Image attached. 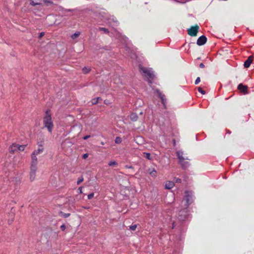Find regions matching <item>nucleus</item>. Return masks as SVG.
Masks as SVG:
<instances>
[{
  "instance_id": "obj_27",
  "label": "nucleus",
  "mask_w": 254,
  "mask_h": 254,
  "mask_svg": "<svg viewBox=\"0 0 254 254\" xmlns=\"http://www.w3.org/2000/svg\"><path fill=\"white\" fill-rule=\"evenodd\" d=\"M83 181V177H81L78 179V180L77 181V184L79 185Z\"/></svg>"
},
{
  "instance_id": "obj_14",
  "label": "nucleus",
  "mask_w": 254,
  "mask_h": 254,
  "mask_svg": "<svg viewBox=\"0 0 254 254\" xmlns=\"http://www.w3.org/2000/svg\"><path fill=\"white\" fill-rule=\"evenodd\" d=\"M238 89L244 94L247 93L248 87L246 85L240 84L238 86Z\"/></svg>"
},
{
  "instance_id": "obj_29",
  "label": "nucleus",
  "mask_w": 254,
  "mask_h": 254,
  "mask_svg": "<svg viewBox=\"0 0 254 254\" xmlns=\"http://www.w3.org/2000/svg\"><path fill=\"white\" fill-rule=\"evenodd\" d=\"M144 157L146 158H147L149 160H150L151 158H150V154L149 153H144Z\"/></svg>"
},
{
  "instance_id": "obj_30",
  "label": "nucleus",
  "mask_w": 254,
  "mask_h": 254,
  "mask_svg": "<svg viewBox=\"0 0 254 254\" xmlns=\"http://www.w3.org/2000/svg\"><path fill=\"white\" fill-rule=\"evenodd\" d=\"M136 227H137L136 225H133L130 227V229L132 231H134L136 229Z\"/></svg>"
},
{
  "instance_id": "obj_28",
  "label": "nucleus",
  "mask_w": 254,
  "mask_h": 254,
  "mask_svg": "<svg viewBox=\"0 0 254 254\" xmlns=\"http://www.w3.org/2000/svg\"><path fill=\"white\" fill-rule=\"evenodd\" d=\"M198 92H199L200 93H201L202 94L204 95L205 94V91L204 90H203L201 87H198V89H197Z\"/></svg>"
},
{
  "instance_id": "obj_3",
  "label": "nucleus",
  "mask_w": 254,
  "mask_h": 254,
  "mask_svg": "<svg viewBox=\"0 0 254 254\" xmlns=\"http://www.w3.org/2000/svg\"><path fill=\"white\" fill-rule=\"evenodd\" d=\"M120 38V40H121V42L123 43L125 45V50L126 51V54H127V55L129 57H130L131 58H136V55L133 53L132 51L130 49V48L127 46V39L126 37L122 36L120 34L119 36Z\"/></svg>"
},
{
  "instance_id": "obj_13",
  "label": "nucleus",
  "mask_w": 254,
  "mask_h": 254,
  "mask_svg": "<svg viewBox=\"0 0 254 254\" xmlns=\"http://www.w3.org/2000/svg\"><path fill=\"white\" fill-rule=\"evenodd\" d=\"M253 60V56H250L248 57L247 60L244 62V66L245 68L250 67Z\"/></svg>"
},
{
  "instance_id": "obj_22",
  "label": "nucleus",
  "mask_w": 254,
  "mask_h": 254,
  "mask_svg": "<svg viewBox=\"0 0 254 254\" xmlns=\"http://www.w3.org/2000/svg\"><path fill=\"white\" fill-rule=\"evenodd\" d=\"M100 98L99 97H97V98L93 99L91 100L92 104H96L98 102V101H99V100H100Z\"/></svg>"
},
{
  "instance_id": "obj_17",
  "label": "nucleus",
  "mask_w": 254,
  "mask_h": 254,
  "mask_svg": "<svg viewBox=\"0 0 254 254\" xmlns=\"http://www.w3.org/2000/svg\"><path fill=\"white\" fill-rule=\"evenodd\" d=\"M43 151V148L41 146L37 150H35L33 152L34 154L38 155Z\"/></svg>"
},
{
  "instance_id": "obj_33",
  "label": "nucleus",
  "mask_w": 254,
  "mask_h": 254,
  "mask_svg": "<svg viewBox=\"0 0 254 254\" xmlns=\"http://www.w3.org/2000/svg\"><path fill=\"white\" fill-rule=\"evenodd\" d=\"M88 157V153H85L82 156V158L83 159H86Z\"/></svg>"
},
{
  "instance_id": "obj_43",
  "label": "nucleus",
  "mask_w": 254,
  "mask_h": 254,
  "mask_svg": "<svg viewBox=\"0 0 254 254\" xmlns=\"http://www.w3.org/2000/svg\"><path fill=\"white\" fill-rule=\"evenodd\" d=\"M108 165L111 166V162H109Z\"/></svg>"
},
{
  "instance_id": "obj_8",
  "label": "nucleus",
  "mask_w": 254,
  "mask_h": 254,
  "mask_svg": "<svg viewBox=\"0 0 254 254\" xmlns=\"http://www.w3.org/2000/svg\"><path fill=\"white\" fill-rule=\"evenodd\" d=\"M37 170V167L30 166V179L31 181H33L35 180Z\"/></svg>"
},
{
  "instance_id": "obj_35",
  "label": "nucleus",
  "mask_w": 254,
  "mask_h": 254,
  "mask_svg": "<svg viewBox=\"0 0 254 254\" xmlns=\"http://www.w3.org/2000/svg\"><path fill=\"white\" fill-rule=\"evenodd\" d=\"M66 228V227L65 226L64 224H63L61 226V229H62V231H64Z\"/></svg>"
},
{
  "instance_id": "obj_10",
  "label": "nucleus",
  "mask_w": 254,
  "mask_h": 254,
  "mask_svg": "<svg viewBox=\"0 0 254 254\" xmlns=\"http://www.w3.org/2000/svg\"><path fill=\"white\" fill-rule=\"evenodd\" d=\"M206 37L205 36L202 35L198 38L196 43L198 45L201 46L204 45L206 42Z\"/></svg>"
},
{
  "instance_id": "obj_25",
  "label": "nucleus",
  "mask_w": 254,
  "mask_h": 254,
  "mask_svg": "<svg viewBox=\"0 0 254 254\" xmlns=\"http://www.w3.org/2000/svg\"><path fill=\"white\" fill-rule=\"evenodd\" d=\"M43 1L47 5H49L53 4V2L51 0H44Z\"/></svg>"
},
{
  "instance_id": "obj_11",
  "label": "nucleus",
  "mask_w": 254,
  "mask_h": 254,
  "mask_svg": "<svg viewBox=\"0 0 254 254\" xmlns=\"http://www.w3.org/2000/svg\"><path fill=\"white\" fill-rule=\"evenodd\" d=\"M9 152L10 153H14L15 152H18V144L13 143L11 145L8 149Z\"/></svg>"
},
{
  "instance_id": "obj_26",
  "label": "nucleus",
  "mask_w": 254,
  "mask_h": 254,
  "mask_svg": "<svg viewBox=\"0 0 254 254\" xmlns=\"http://www.w3.org/2000/svg\"><path fill=\"white\" fill-rule=\"evenodd\" d=\"M30 5L32 6H36L38 5H40L41 3L39 2H35L33 0H31V2L30 3Z\"/></svg>"
},
{
  "instance_id": "obj_45",
  "label": "nucleus",
  "mask_w": 254,
  "mask_h": 254,
  "mask_svg": "<svg viewBox=\"0 0 254 254\" xmlns=\"http://www.w3.org/2000/svg\"><path fill=\"white\" fill-rule=\"evenodd\" d=\"M128 168H132V167L131 166H129Z\"/></svg>"
},
{
  "instance_id": "obj_32",
  "label": "nucleus",
  "mask_w": 254,
  "mask_h": 254,
  "mask_svg": "<svg viewBox=\"0 0 254 254\" xmlns=\"http://www.w3.org/2000/svg\"><path fill=\"white\" fill-rule=\"evenodd\" d=\"M200 81V77H198L196 79V80L195 81V84H197L199 83Z\"/></svg>"
},
{
  "instance_id": "obj_4",
  "label": "nucleus",
  "mask_w": 254,
  "mask_h": 254,
  "mask_svg": "<svg viewBox=\"0 0 254 254\" xmlns=\"http://www.w3.org/2000/svg\"><path fill=\"white\" fill-rule=\"evenodd\" d=\"M178 158L179 160V163L183 169H186L190 166V163L187 160H189L187 157H184L183 155V152L179 151L177 152Z\"/></svg>"
},
{
  "instance_id": "obj_23",
  "label": "nucleus",
  "mask_w": 254,
  "mask_h": 254,
  "mask_svg": "<svg viewBox=\"0 0 254 254\" xmlns=\"http://www.w3.org/2000/svg\"><path fill=\"white\" fill-rule=\"evenodd\" d=\"M122 141V139L120 137H117L115 140V142L117 144H119V143H121Z\"/></svg>"
},
{
  "instance_id": "obj_9",
  "label": "nucleus",
  "mask_w": 254,
  "mask_h": 254,
  "mask_svg": "<svg viewBox=\"0 0 254 254\" xmlns=\"http://www.w3.org/2000/svg\"><path fill=\"white\" fill-rule=\"evenodd\" d=\"M158 96L160 98L162 104L165 108H166V99L164 94H162L159 90H157Z\"/></svg>"
},
{
  "instance_id": "obj_24",
  "label": "nucleus",
  "mask_w": 254,
  "mask_h": 254,
  "mask_svg": "<svg viewBox=\"0 0 254 254\" xmlns=\"http://www.w3.org/2000/svg\"><path fill=\"white\" fill-rule=\"evenodd\" d=\"M90 70V68L89 67H84L83 69H82V71L84 73H87L89 72V71Z\"/></svg>"
},
{
  "instance_id": "obj_39",
  "label": "nucleus",
  "mask_w": 254,
  "mask_h": 254,
  "mask_svg": "<svg viewBox=\"0 0 254 254\" xmlns=\"http://www.w3.org/2000/svg\"><path fill=\"white\" fill-rule=\"evenodd\" d=\"M120 82H121L120 79H117L115 81V83H116V84H119Z\"/></svg>"
},
{
  "instance_id": "obj_37",
  "label": "nucleus",
  "mask_w": 254,
  "mask_h": 254,
  "mask_svg": "<svg viewBox=\"0 0 254 254\" xmlns=\"http://www.w3.org/2000/svg\"><path fill=\"white\" fill-rule=\"evenodd\" d=\"M182 182V180L181 179L177 178L176 179V182L178 183H181Z\"/></svg>"
},
{
  "instance_id": "obj_19",
  "label": "nucleus",
  "mask_w": 254,
  "mask_h": 254,
  "mask_svg": "<svg viewBox=\"0 0 254 254\" xmlns=\"http://www.w3.org/2000/svg\"><path fill=\"white\" fill-rule=\"evenodd\" d=\"M26 146V145H20L18 144V152L23 151L25 149Z\"/></svg>"
},
{
  "instance_id": "obj_5",
  "label": "nucleus",
  "mask_w": 254,
  "mask_h": 254,
  "mask_svg": "<svg viewBox=\"0 0 254 254\" xmlns=\"http://www.w3.org/2000/svg\"><path fill=\"white\" fill-rule=\"evenodd\" d=\"M192 199V193L190 191H185V196L184 198V201H185V207L188 208L189 205L191 202Z\"/></svg>"
},
{
  "instance_id": "obj_15",
  "label": "nucleus",
  "mask_w": 254,
  "mask_h": 254,
  "mask_svg": "<svg viewBox=\"0 0 254 254\" xmlns=\"http://www.w3.org/2000/svg\"><path fill=\"white\" fill-rule=\"evenodd\" d=\"M174 185H175V184L173 182L169 181L166 183L165 188H166V189H171L172 188H173Z\"/></svg>"
},
{
  "instance_id": "obj_6",
  "label": "nucleus",
  "mask_w": 254,
  "mask_h": 254,
  "mask_svg": "<svg viewBox=\"0 0 254 254\" xmlns=\"http://www.w3.org/2000/svg\"><path fill=\"white\" fill-rule=\"evenodd\" d=\"M199 28V26L197 25H195L194 26H191L190 28L188 29V33L190 36H197Z\"/></svg>"
},
{
  "instance_id": "obj_31",
  "label": "nucleus",
  "mask_w": 254,
  "mask_h": 254,
  "mask_svg": "<svg viewBox=\"0 0 254 254\" xmlns=\"http://www.w3.org/2000/svg\"><path fill=\"white\" fill-rule=\"evenodd\" d=\"M94 193H90L88 195L87 197H88V198L89 199H91V198H92L94 196Z\"/></svg>"
},
{
  "instance_id": "obj_20",
  "label": "nucleus",
  "mask_w": 254,
  "mask_h": 254,
  "mask_svg": "<svg viewBox=\"0 0 254 254\" xmlns=\"http://www.w3.org/2000/svg\"><path fill=\"white\" fill-rule=\"evenodd\" d=\"M99 30L101 31H103L104 33L108 34L109 33V31L108 29L104 27H99Z\"/></svg>"
},
{
  "instance_id": "obj_7",
  "label": "nucleus",
  "mask_w": 254,
  "mask_h": 254,
  "mask_svg": "<svg viewBox=\"0 0 254 254\" xmlns=\"http://www.w3.org/2000/svg\"><path fill=\"white\" fill-rule=\"evenodd\" d=\"M187 208L185 207L184 209L179 211L178 213V219L180 221H184L187 217Z\"/></svg>"
},
{
  "instance_id": "obj_2",
  "label": "nucleus",
  "mask_w": 254,
  "mask_h": 254,
  "mask_svg": "<svg viewBox=\"0 0 254 254\" xmlns=\"http://www.w3.org/2000/svg\"><path fill=\"white\" fill-rule=\"evenodd\" d=\"M43 124L44 127L47 128L49 132L51 133L54 128V124L50 110H47L46 112V115L43 119Z\"/></svg>"
},
{
  "instance_id": "obj_38",
  "label": "nucleus",
  "mask_w": 254,
  "mask_h": 254,
  "mask_svg": "<svg viewBox=\"0 0 254 254\" xmlns=\"http://www.w3.org/2000/svg\"><path fill=\"white\" fill-rule=\"evenodd\" d=\"M44 35H45V33L44 32L40 33V34L39 35V38H42L43 36H44Z\"/></svg>"
},
{
  "instance_id": "obj_21",
  "label": "nucleus",
  "mask_w": 254,
  "mask_h": 254,
  "mask_svg": "<svg viewBox=\"0 0 254 254\" xmlns=\"http://www.w3.org/2000/svg\"><path fill=\"white\" fill-rule=\"evenodd\" d=\"M80 33L79 32H76L71 36L72 39H75L80 35Z\"/></svg>"
},
{
  "instance_id": "obj_42",
  "label": "nucleus",
  "mask_w": 254,
  "mask_h": 254,
  "mask_svg": "<svg viewBox=\"0 0 254 254\" xmlns=\"http://www.w3.org/2000/svg\"><path fill=\"white\" fill-rule=\"evenodd\" d=\"M112 166H113L116 164V163L115 162H112Z\"/></svg>"
},
{
  "instance_id": "obj_41",
  "label": "nucleus",
  "mask_w": 254,
  "mask_h": 254,
  "mask_svg": "<svg viewBox=\"0 0 254 254\" xmlns=\"http://www.w3.org/2000/svg\"><path fill=\"white\" fill-rule=\"evenodd\" d=\"M199 67L200 68H203L204 67V64H203V63H201L200 64H199Z\"/></svg>"
},
{
  "instance_id": "obj_40",
  "label": "nucleus",
  "mask_w": 254,
  "mask_h": 254,
  "mask_svg": "<svg viewBox=\"0 0 254 254\" xmlns=\"http://www.w3.org/2000/svg\"><path fill=\"white\" fill-rule=\"evenodd\" d=\"M90 136V135H86V136L83 137V139L84 140H86V139H88V138H89Z\"/></svg>"
},
{
  "instance_id": "obj_1",
  "label": "nucleus",
  "mask_w": 254,
  "mask_h": 254,
  "mask_svg": "<svg viewBox=\"0 0 254 254\" xmlns=\"http://www.w3.org/2000/svg\"><path fill=\"white\" fill-rule=\"evenodd\" d=\"M139 70L141 74L143 76L146 77L149 83L151 84L152 81L154 79L155 76L152 69L139 65Z\"/></svg>"
},
{
  "instance_id": "obj_12",
  "label": "nucleus",
  "mask_w": 254,
  "mask_h": 254,
  "mask_svg": "<svg viewBox=\"0 0 254 254\" xmlns=\"http://www.w3.org/2000/svg\"><path fill=\"white\" fill-rule=\"evenodd\" d=\"M37 155L36 154H34V152L32 153L31 155V166H34L37 167V158L36 157Z\"/></svg>"
},
{
  "instance_id": "obj_18",
  "label": "nucleus",
  "mask_w": 254,
  "mask_h": 254,
  "mask_svg": "<svg viewBox=\"0 0 254 254\" xmlns=\"http://www.w3.org/2000/svg\"><path fill=\"white\" fill-rule=\"evenodd\" d=\"M149 174L150 175L153 177H156V175H157V172L154 169H153L151 171H150V170H149Z\"/></svg>"
},
{
  "instance_id": "obj_44",
  "label": "nucleus",
  "mask_w": 254,
  "mask_h": 254,
  "mask_svg": "<svg viewBox=\"0 0 254 254\" xmlns=\"http://www.w3.org/2000/svg\"><path fill=\"white\" fill-rule=\"evenodd\" d=\"M114 21V22H115V23H117V21H114V20H112V21Z\"/></svg>"
},
{
  "instance_id": "obj_34",
  "label": "nucleus",
  "mask_w": 254,
  "mask_h": 254,
  "mask_svg": "<svg viewBox=\"0 0 254 254\" xmlns=\"http://www.w3.org/2000/svg\"><path fill=\"white\" fill-rule=\"evenodd\" d=\"M70 213H63V216L64 217V218H67L68 217H69L70 216Z\"/></svg>"
},
{
  "instance_id": "obj_36",
  "label": "nucleus",
  "mask_w": 254,
  "mask_h": 254,
  "mask_svg": "<svg viewBox=\"0 0 254 254\" xmlns=\"http://www.w3.org/2000/svg\"><path fill=\"white\" fill-rule=\"evenodd\" d=\"M78 191L79 193H82V187H79L78 189Z\"/></svg>"
},
{
  "instance_id": "obj_16",
  "label": "nucleus",
  "mask_w": 254,
  "mask_h": 254,
  "mask_svg": "<svg viewBox=\"0 0 254 254\" xmlns=\"http://www.w3.org/2000/svg\"><path fill=\"white\" fill-rule=\"evenodd\" d=\"M129 119L131 121L134 122L136 121L138 119V116L135 113H131L129 115Z\"/></svg>"
}]
</instances>
